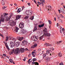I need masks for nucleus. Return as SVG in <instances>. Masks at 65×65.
Returning a JSON list of instances; mask_svg holds the SVG:
<instances>
[{
    "mask_svg": "<svg viewBox=\"0 0 65 65\" xmlns=\"http://www.w3.org/2000/svg\"><path fill=\"white\" fill-rule=\"evenodd\" d=\"M8 40H11L13 42H15V41L17 40L16 38H13L12 37H11L10 36L9 37H6V41H8Z\"/></svg>",
    "mask_w": 65,
    "mask_h": 65,
    "instance_id": "obj_1",
    "label": "nucleus"
},
{
    "mask_svg": "<svg viewBox=\"0 0 65 65\" xmlns=\"http://www.w3.org/2000/svg\"><path fill=\"white\" fill-rule=\"evenodd\" d=\"M4 21V18L3 15H2L0 17V25H1L2 22H3Z\"/></svg>",
    "mask_w": 65,
    "mask_h": 65,
    "instance_id": "obj_2",
    "label": "nucleus"
},
{
    "mask_svg": "<svg viewBox=\"0 0 65 65\" xmlns=\"http://www.w3.org/2000/svg\"><path fill=\"white\" fill-rule=\"evenodd\" d=\"M20 52V48H17L15 49V51L14 52V54H15L16 55L18 54Z\"/></svg>",
    "mask_w": 65,
    "mask_h": 65,
    "instance_id": "obj_3",
    "label": "nucleus"
},
{
    "mask_svg": "<svg viewBox=\"0 0 65 65\" xmlns=\"http://www.w3.org/2000/svg\"><path fill=\"white\" fill-rule=\"evenodd\" d=\"M9 23H10V25H11H11H12L13 26H14L16 25V23L15 22H14V21L11 20L10 22H9Z\"/></svg>",
    "mask_w": 65,
    "mask_h": 65,
    "instance_id": "obj_4",
    "label": "nucleus"
},
{
    "mask_svg": "<svg viewBox=\"0 0 65 65\" xmlns=\"http://www.w3.org/2000/svg\"><path fill=\"white\" fill-rule=\"evenodd\" d=\"M24 26V23H20L19 25V27L20 28H23Z\"/></svg>",
    "mask_w": 65,
    "mask_h": 65,
    "instance_id": "obj_5",
    "label": "nucleus"
},
{
    "mask_svg": "<svg viewBox=\"0 0 65 65\" xmlns=\"http://www.w3.org/2000/svg\"><path fill=\"white\" fill-rule=\"evenodd\" d=\"M11 17H12V15H10L9 18L8 17H5V19L6 21H8V20H9L10 19V18H11Z\"/></svg>",
    "mask_w": 65,
    "mask_h": 65,
    "instance_id": "obj_6",
    "label": "nucleus"
},
{
    "mask_svg": "<svg viewBox=\"0 0 65 65\" xmlns=\"http://www.w3.org/2000/svg\"><path fill=\"white\" fill-rule=\"evenodd\" d=\"M11 17H12V15H10L9 18L8 17H5V19L6 21H8V20H9L10 19V18H11Z\"/></svg>",
    "mask_w": 65,
    "mask_h": 65,
    "instance_id": "obj_7",
    "label": "nucleus"
},
{
    "mask_svg": "<svg viewBox=\"0 0 65 65\" xmlns=\"http://www.w3.org/2000/svg\"><path fill=\"white\" fill-rule=\"evenodd\" d=\"M11 17H12V15H10L9 18L8 17H5V19L6 21H8V20H9L10 19V18H11Z\"/></svg>",
    "mask_w": 65,
    "mask_h": 65,
    "instance_id": "obj_8",
    "label": "nucleus"
},
{
    "mask_svg": "<svg viewBox=\"0 0 65 65\" xmlns=\"http://www.w3.org/2000/svg\"><path fill=\"white\" fill-rule=\"evenodd\" d=\"M60 10L62 14H65V10L63 8H61L60 9Z\"/></svg>",
    "mask_w": 65,
    "mask_h": 65,
    "instance_id": "obj_9",
    "label": "nucleus"
},
{
    "mask_svg": "<svg viewBox=\"0 0 65 65\" xmlns=\"http://www.w3.org/2000/svg\"><path fill=\"white\" fill-rule=\"evenodd\" d=\"M44 36H47L50 37V36H51L50 34L46 32L45 33L44 32Z\"/></svg>",
    "mask_w": 65,
    "mask_h": 65,
    "instance_id": "obj_10",
    "label": "nucleus"
},
{
    "mask_svg": "<svg viewBox=\"0 0 65 65\" xmlns=\"http://www.w3.org/2000/svg\"><path fill=\"white\" fill-rule=\"evenodd\" d=\"M45 60H46V61H47L46 62H47L50 61V60H51L50 58V57H46L45 58Z\"/></svg>",
    "mask_w": 65,
    "mask_h": 65,
    "instance_id": "obj_11",
    "label": "nucleus"
},
{
    "mask_svg": "<svg viewBox=\"0 0 65 65\" xmlns=\"http://www.w3.org/2000/svg\"><path fill=\"white\" fill-rule=\"evenodd\" d=\"M35 36H32L31 37V39L32 40L34 41H37V40L35 39Z\"/></svg>",
    "mask_w": 65,
    "mask_h": 65,
    "instance_id": "obj_12",
    "label": "nucleus"
},
{
    "mask_svg": "<svg viewBox=\"0 0 65 65\" xmlns=\"http://www.w3.org/2000/svg\"><path fill=\"white\" fill-rule=\"evenodd\" d=\"M21 18V16L20 15H17L16 17V19L17 20L20 19Z\"/></svg>",
    "mask_w": 65,
    "mask_h": 65,
    "instance_id": "obj_13",
    "label": "nucleus"
},
{
    "mask_svg": "<svg viewBox=\"0 0 65 65\" xmlns=\"http://www.w3.org/2000/svg\"><path fill=\"white\" fill-rule=\"evenodd\" d=\"M45 46H52V45L50 44L49 43H45V45H44Z\"/></svg>",
    "mask_w": 65,
    "mask_h": 65,
    "instance_id": "obj_14",
    "label": "nucleus"
},
{
    "mask_svg": "<svg viewBox=\"0 0 65 65\" xmlns=\"http://www.w3.org/2000/svg\"><path fill=\"white\" fill-rule=\"evenodd\" d=\"M22 43L23 44H24V45L27 44H28V41H27L24 40L22 41Z\"/></svg>",
    "mask_w": 65,
    "mask_h": 65,
    "instance_id": "obj_15",
    "label": "nucleus"
},
{
    "mask_svg": "<svg viewBox=\"0 0 65 65\" xmlns=\"http://www.w3.org/2000/svg\"><path fill=\"white\" fill-rule=\"evenodd\" d=\"M20 42L19 41H18L16 43L15 45L17 46H19L20 45Z\"/></svg>",
    "mask_w": 65,
    "mask_h": 65,
    "instance_id": "obj_16",
    "label": "nucleus"
},
{
    "mask_svg": "<svg viewBox=\"0 0 65 65\" xmlns=\"http://www.w3.org/2000/svg\"><path fill=\"white\" fill-rule=\"evenodd\" d=\"M21 32L22 34H24L25 32H26V30L24 29H21Z\"/></svg>",
    "mask_w": 65,
    "mask_h": 65,
    "instance_id": "obj_17",
    "label": "nucleus"
},
{
    "mask_svg": "<svg viewBox=\"0 0 65 65\" xmlns=\"http://www.w3.org/2000/svg\"><path fill=\"white\" fill-rule=\"evenodd\" d=\"M1 3L3 5H5V1L4 0H2L1 1Z\"/></svg>",
    "mask_w": 65,
    "mask_h": 65,
    "instance_id": "obj_18",
    "label": "nucleus"
},
{
    "mask_svg": "<svg viewBox=\"0 0 65 65\" xmlns=\"http://www.w3.org/2000/svg\"><path fill=\"white\" fill-rule=\"evenodd\" d=\"M44 35H43L42 36L40 37L39 40H42L44 38Z\"/></svg>",
    "mask_w": 65,
    "mask_h": 65,
    "instance_id": "obj_19",
    "label": "nucleus"
},
{
    "mask_svg": "<svg viewBox=\"0 0 65 65\" xmlns=\"http://www.w3.org/2000/svg\"><path fill=\"white\" fill-rule=\"evenodd\" d=\"M19 30V28L18 27H16L15 29V31L16 32H18V30Z\"/></svg>",
    "mask_w": 65,
    "mask_h": 65,
    "instance_id": "obj_20",
    "label": "nucleus"
},
{
    "mask_svg": "<svg viewBox=\"0 0 65 65\" xmlns=\"http://www.w3.org/2000/svg\"><path fill=\"white\" fill-rule=\"evenodd\" d=\"M56 15L57 17V19L58 20H59L60 18H61V16H59V15H58V14H56Z\"/></svg>",
    "mask_w": 65,
    "mask_h": 65,
    "instance_id": "obj_21",
    "label": "nucleus"
},
{
    "mask_svg": "<svg viewBox=\"0 0 65 65\" xmlns=\"http://www.w3.org/2000/svg\"><path fill=\"white\" fill-rule=\"evenodd\" d=\"M25 50L24 48H21L20 49V52H21V53H23Z\"/></svg>",
    "mask_w": 65,
    "mask_h": 65,
    "instance_id": "obj_22",
    "label": "nucleus"
},
{
    "mask_svg": "<svg viewBox=\"0 0 65 65\" xmlns=\"http://www.w3.org/2000/svg\"><path fill=\"white\" fill-rule=\"evenodd\" d=\"M23 39H24V37H19L18 38V40L19 41H22V40H23Z\"/></svg>",
    "mask_w": 65,
    "mask_h": 65,
    "instance_id": "obj_23",
    "label": "nucleus"
},
{
    "mask_svg": "<svg viewBox=\"0 0 65 65\" xmlns=\"http://www.w3.org/2000/svg\"><path fill=\"white\" fill-rule=\"evenodd\" d=\"M44 24H41V25H39V28H41V27H44Z\"/></svg>",
    "mask_w": 65,
    "mask_h": 65,
    "instance_id": "obj_24",
    "label": "nucleus"
},
{
    "mask_svg": "<svg viewBox=\"0 0 65 65\" xmlns=\"http://www.w3.org/2000/svg\"><path fill=\"white\" fill-rule=\"evenodd\" d=\"M50 52H51V50L49 49V50H47L46 52V54H50Z\"/></svg>",
    "mask_w": 65,
    "mask_h": 65,
    "instance_id": "obj_25",
    "label": "nucleus"
},
{
    "mask_svg": "<svg viewBox=\"0 0 65 65\" xmlns=\"http://www.w3.org/2000/svg\"><path fill=\"white\" fill-rule=\"evenodd\" d=\"M37 27L36 26H35V28H34V29L33 30L34 32V31H37Z\"/></svg>",
    "mask_w": 65,
    "mask_h": 65,
    "instance_id": "obj_26",
    "label": "nucleus"
},
{
    "mask_svg": "<svg viewBox=\"0 0 65 65\" xmlns=\"http://www.w3.org/2000/svg\"><path fill=\"white\" fill-rule=\"evenodd\" d=\"M10 45H12L14 46V45H15V43H13L12 42H10Z\"/></svg>",
    "mask_w": 65,
    "mask_h": 65,
    "instance_id": "obj_27",
    "label": "nucleus"
},
{
    "mask_svg": "<svg viewBox=\"0 0 65 65\" xmlns=\"http://www.w3.org/2000/svg\"><path fill=\"white\" fill-rule=\"evenodd\" d=\"M14 49H13L12 50L11 52L9 54L10 55H11L13 53V52H14Z\"/></svg>",
    "mask_w": 65,
    "mask_h": 65,
    "instance_id": "obj_28",
    "label": "nucleus"
},
{
    "mask_svg": "<svg viewBox=\"0 0 65 65\" xmlns=\"http://www.w3.org/2000/svg\"><path fill=\"white\" fill-rule=\"evenodd\" d=\"M17 11L18 12V13L20 12L21 11V8L18 9Z\"/></svg>",
    "mask_w": 65,
    "mask_h": 65,
    "instance_id": "obj_29",
    "label": "nucleus"
},
{
    "mask_svg": "<svg viewBox=\"0 0 65 65\" xmlns=\"http://www.w3.org/2000/svg\"><path fill=\"white\" fill-rule=\"evenodd\" d=\"M26 14L27 15H28L29 14V12L28 11V10L26 11Z\"/></svg>",
    "mask_w": 65,
    "mask_h": 65,
    "instance_id": "obj_30",
    "label": "nucleus"
},
{
    "mask_svg": "<svg viewBox=\"0 0 65 65\" xmlns=\"http://www.w3.org/2000/svg\"><path fill=\"white\" fill-rule=\"evenodd\" d=\"M62 30L63 33H64H64H65V30L64 29V28H62Z\"/></svg>",
    "mask_w": 65,
    "mask_h": 65,
    "instance_id": "obj_31",
    "label": "nucleus"
},
{
    "mask_svg": "<svg viewBox=\"0 0 65 65\" xmlns=\"http://www.w3.org/2000/svg\"><path fill=\"white\" fill-rule=\"evenodd\" d=\"M29 18V17H28L27 16H26L25 18H24V19H26L25 20L26 21L27 20V19H28Z\"/></svg>",
    "mask_w": 65,
    "mask_h": 65,
    "instance_id": "obj_32",
    "label": "nucleus"
},
{
    "mask_svg": "<svg viewBox=\"0 0 65 65\" xmlns=\"http://www.w3.org/2000/svg\"><path fill=\"white\" fill-rule=\"evenodd\" d=\"M46 54H44L43 55V58H45V57H46Z\"/></svg>",
    "mask_w": 65,
    "mask_h": 65,
    "instance_id": "obj_33",
    "label": "nucleus"
},
{
    "mask_svg": "<svg viewBox=\"0 0 65 65\" xmlns=\"http://www.w3.org/2000/svg\"><path fill=\"white\" fill-rule=\"evenodd\" d=\"M32 55H35L36 54V52H33L32 53Z\"/></svg>",
    "mask_w": 65,
    "mask_h": 65,
    "instance_id": "obj_34",
    "label": "nucleus"
},
{
    "mask_svg": "<svg viewBox=\"0 0 65 65\" xmlns=\"http://www.w3.org/2000/svg\"><path fill=\"white\" fill-rule=\"evenodd\" d=\"M59 55H58V56L59 57H61L62 56V54L61 53H59Z\"/></svg>",
    "mask_w": 65,
    "mask_h": 65,
    "instance_id": "obj_35",
    "label": "nucleus"
},
{
    "mask_svg": "<svg viewBox=\"0 0 65 65\" xmlns=\"http://www.w3.org/2000/svg\"><path fill=\"white\" fill-rule=\"evenodd\" d=\"M44 32L45 33V32H47V29H46V28H45V29H44Z\"/></svg>",
    "mask_w": 65,
    "mask_h": 65,
    "instance_id": "obj_36",
    "label": "nucleus"
},
{
    "mask_svg": "<svg viewBox=\"0 0 65 65\" xmlns=\"http://www.w3.org/2000/svg\"><path fill=\"white\" fill-rule=\"evenodd\" d=\"M35 38L36 39H39V37H38V36H35Z\"/></svg>",
    "mask_w": 65,
    "mask_h": 65,
    "instance_id": "obj_37",
    "label": "nucleus"
},
{
    "mask_svg": "<svg viewBox=\"0 0 65 65\" xmlns=\"http://www.w3.org/2000/svg\"><path fill=\"white\" fill-rule=\"evenodd\" d=\"M37 60V59H36L35 58H33L32 59L33 61H36Z\"/></svg>",
    "mask_w": 65,
    "mask_h": 65,
    "instance_id": "obj_38",
    "label": "nucleus"
},
{
    "mask_svg": "<svg viewBox=\"0 0 65 65\" xmlns=\"http://www.w3.org/2000/svg\"><path fill=\"white\" fill-rule=\"evenodd\" d=\"M3 14L5 16L6 15H8V13H3Z\"/></svg>",
    "mask_w": 65,
    "mask_h": 65,
    "instance_id": "obj_39",
    "label": "nucleus"
},
{
    "mask_svg": "<svg viewBox=\"0 0 65 65\" xmlns=\"http://www.w3.org/2000/svg\"><path fill=\"white\" fill-rule=\"evenodd\" d=\"M33 19H34V17H33V16L31 17L30 18V20H33Z\"/></svg>",
    "mask_w": 65,
    "mask_h": 65,
    "instance_id": "obj_40",
    "label": "nucleus"
},
{
    "mask_svg": "<svg viewBox=\"0 0 65 65\" xmlns=\"http://www.w3.org/2000/svg\"><path fill=\"white\" fill-rule=\"evenodd\" d=\"M61 42H62V41H59L58 42H57V44H59V43H61Z\"/></svg>",
    "mask_w": 65,
    "mask_h": 65,
    "instance_id": "obj_41",
    "label": "nucleus"
},
{
    "mask_svg": "<svg viewBox=\"0 0 65 65\" xmlns=\"http://www.w3.org/2000/svg\"><path fill=\"white\" fill-rule=\"evenodd\" d=\"M48 22L50 24H52V22H51V20H49L48 21Z\"/></svg>",
    "mask_w": 65,
    "mask_h": 65,
    "instance_id": "obj_42",
    "label": "nucleus"
},
{
    "mask_svg": "<svg viewBox=\"0 0 65 65\" xmlns=\"http://www.w3.org/2000/svg\"><path fill=\"white\" fill-rule=\"evenodd\" d=\"M9 60H10V62H11V63H12V62H13V60H12V59H9Z\"/></svg>",
    "mask_w": 65,
    "mask_h": 65,
    "instance_id": "obj_43",
    "label": "nucleus"
},
{
    "mask_svg": "<svg viewBox=\"0 0 65 65\" xmlns=\"http://www.w3.org/2000/svg\"><path fill=\"white\" fill-rule=\"evenodd\" d=\"M50 50H52V51H54V48H50Z\"/></svg>",
    "mask_w": 65,
    "mask_h": 65,
    "instance_id": "obj_44",
    "label": "nucleus"
},
{
    "mask_svg": "<svg viewBox=\"0 0 65 65\" xmlns=\"http://www.w3.org/2000/svg\"><path fill=\"white\" fill-rule=\"evenodd\" d=\"M35 64L36 65H39V63H38L37 62H35Z\"/></svg>",
    "mask_w": 65,
    "mask_h": 65,
    "instance_id": "obj_45",
    "label": "nucleus"
},
{
    "mask_svg": "<svg viewBox=\"0 0 65 65\" xmlns=\"http://www.w3.org/2000/svg\"><path fill=\"white\" fill-rule=\"evenodd\" d=\"M37 46V44H35L34 45V46L35 47H36Z\"/></svg>",
    "mask_w": 65,
    "mask_h": 65,
    "instance_id": "obj_46",
    "label": "nucleus"
},
{
    "mask_svg": "<svg viewBox=\"0 0 65 65\" xmlns=\"http://www.w3.org/2000/svg\"><path fill=\"white\" fill-rule=\"evenodd\" d=\"M30 60L31 59H29L27 61V62H28L29 64H30Z\"/></svg>",
    "mask_w": 65,
    "mask_h": 65,
    "instance_id": "obj_47",
    "label": "nucleus"
},
{
    "mask_svg": "<svg viewBox=\"0 0 65 65\" xmlns=\"http://www.w3.org/2000/svg\"><path fill=\"white\" fill-rule=\"evenodd\" d=\"M38 4H39V5H41V3L39 2H38Z\"/></svg>",
    "mask_w": 65,
    "mask_h": 65,
    "instance_id": "obj_48",
    "label": "nucleus"
},
{
    "mask_svg": "<svg viewBox=\"0 0 65 65\" xmlns=\"http://www.w3.org/2000/svg\"><path fill=\"white\" fill-rule=\"evenodd\" d=\"M3 56H4V57H6V54H3Z\"/></svg>",
    "mask_w": 65,
    "mask_h": 65,
    "instance_id": "obj_49",
    "label": "nucleus"
},
{
    "mask_svg": "<svg viewBox=\"0 0 65 65\" xmlns=\"http://www.w3.org/2000/svg\"><path fill=\"white\" fill-rule=\"evenodd\" d=\"M60 15L61 16V18H64V16H63L61 14H60Z\"/></svg>",
    "mask_w": 65,
    "mask_h": 65,
    "instance_id": "obj_50",
    "label": "nucleus"
},
{
    "mask_svg": "<svg viewBox=\"0 0 65 65\" xmlns=\"http://www.w3.org/2000/svg\"><path fill=\"white\" fill-rule=\"evenodd\" d=\"M27 4L29 6H30V5H31V4H30V3H28Z\"/></svg>",
    "mask_w": 65,
    "mask_h": 65,
    "instance_id": "obj_51",
    "label": "nucleus"
},
{
    "mask_svg": "<svg viewBox=\"0 0 65 65\" xmlns=\"http://www.w3.org/2000/svg\"><path fill=\"white\" fill-rule=\"evenodd\" d=\"M26 57H25L23 60L24 61H26Z\"/></svg>",
    "mask_w": 65,
    "mask_h": 65,
    "instance_id": "obj_52",
    "label": "nucleus"
},
{
    "mask_svg": "<svg viewBox=\"0 0 65 65\" xmlns=\"http://www.w3.org/2000/svg\"><path fill=\"white\" fill-rule=\"evenodd\" d=\"M60 65H63V64L62 63H59Z\"/></svg>",
    "mask_w": 65,
    "mask_h": 65,
    "instance_id": "obj_53",
    "label": "nucleus"
},
{
    "mask_svg": "<svg viewBox=\"0 0 65 65\" xmlns=\"http://www.w3.org/2000/svg\"><path fill=\"white\" fill-rule=\"evenodd\" d=\"M5 8H6L4 6L3 7V9H5Z\"/></svg>",
    "mask_w": 65,
    "mask_h": 65,
    "instance_id": "obj_54",
    "label": "nucleus"
},
{
    "mask_svg": "<svg viewBox=\"0 0 65 65\" xmlns=\"http://www.w3.org/2000/svg\"><path fill=\"white\" fill-rule=\"evenodd\" d=\"M41 51V49L39 48L38 49V52H40Z\"/></svg>",
    "mask_w": 65,
    "mask_h": 65,
    "instance_id": "obj_55",
    "label": "nucleus"
},
{
    "mask_svg": "<svg viewBox=\"0 0 65 65\" xmlns=\"http://www.w3.org/2000/svg\"><path fill=\"white\" fill-rule=\"evenodd\" d=\"M41 3L42 4V6H43V2H42Z\"/></svg>",
    "mask_w": 65,
    "mask_h": 65,
    "instance_id": "obj_56",
    "label": "nucleus"
},
{
    "mask_svg": "<svg viewBox=\"0 0 65 65\" xmlns=\"http://www.w3.org/2000/svg\"><path fill=\"white\" fill-rule=\"evenodd\" d=\"M1 36L3 37V38H4V36L3 35H2Z\"/></svg>",
    "mask_w": 65,
    "mask_h": 65,
    "instance_id": "obj_57",
    "label": "nucleus"
},
{
    "mask_svg": "<svg viewBox=\"0 0 65 65\" xmlns=\"http://www.w3.org/2000/svg\"><path fill=\"white\" fill-rule=\"evenodd\" d=\"M14 46H13V45H11V47H14Z\"/></svg>",
    "mask_w": 65,
    "mask_h": 65,
    "instance_id": "obj_58",
    "label": "nucleus"
},
{
    "mask_svg": "<svg viewBox=\"0 0 65 65\" xmlns=\"http://www.w3.org/2000/svg\"><path fill=\"white\" fill-rule=\"evenodd\" d=\"M7 48L8 49V51H9L10 50V49H9V48L8 47H7Z\"/></svg>",
    "mask_w": 65,
    "mask_h": 65,
    "instance_id": "obj_59",
    "label": "nucleus"
},
{
    "mask_svg": "<svg viewBox=\"0 0 65 65\" xmlns=\"http://www.w3.org/2000/svg\"><path fill=\"white\" fill-rule=\"evenodd\" d=\"M24 8H25V7H24V6H23L22 7V10L24 9Z\"/></svg>",
    "mask_w": 65,
    "mask_h": 65,
    "instance_id": "obj_60",
    "label": "nucleus"
},
{
    "mask_svg": "<svg viewBox=\"0 0 65 65\" xmlns=\"http://www.w3.org/2000/svg\"><path fill=\"white\" fill-rule=\"evenodd\" d=\"M32 11H31L30 12V14H31V15L32 14Z\"/></svg>",
    "mask_w": 65,
    "mask_h": 65,
    "instance_id": "obj_61",
    "label": "nucleus"
},
{
    "mask_svg": "<svg viewBox=\"0 0 65 65\" xmlns=\"http://www.w3.org/2000/svg\"><path fill=\"white\" fill-rule=\"evenodd\" d=\"M58 11H59V13H61V10H58Z\"/></svg>",
    "mask_w": 65,
    "mask_h": 65,
    "instance_id": "obj_62",
    "label": "nucleus"
},
{
    "mask_svg": "<svg viewBox=\"0 0 65 65\" xmlns=\"http://www.w3.org/2000/svg\"><path fill=\"white\" fill-rule=\"evenodd\" d=\"M32 64H35V62H32Z\"/></svg>",
    "mask_w": 65,
    "mask_h": 65,
    "instance_id": "obj_63",
    "label": "nucleus"
},
{
    "mask_svg": "<svg viewBox=\"0 0 65 65\" xmlns=\"http://www.w3.org/2000/svg\"><path fill=\"white\" fill-rule=\"evenodd\" d=\"M31 47L32 48H34V47H34V46H31Z\"/></svg>",
    "mask_w": 65,
    "mask_h": 65,
    "instance_id": "obj_64",
    "label": "nucleus"
}]
</instances>
